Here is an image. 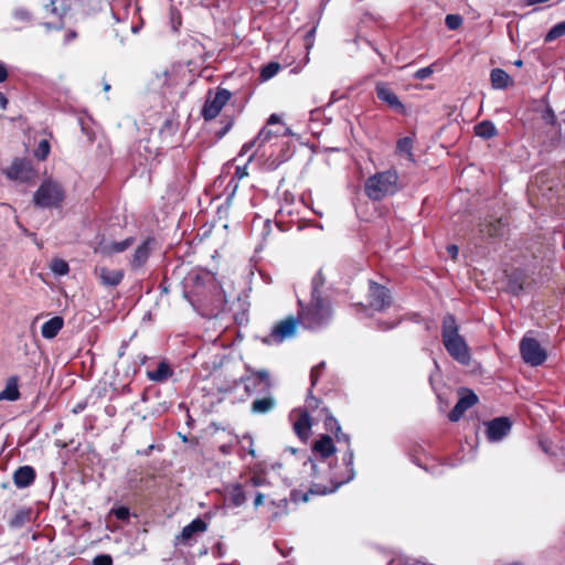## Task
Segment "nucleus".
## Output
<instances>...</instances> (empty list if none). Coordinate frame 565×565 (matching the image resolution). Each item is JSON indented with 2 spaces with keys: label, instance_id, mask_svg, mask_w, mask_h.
<instances>
[{
  "label": "nucleus",
  "instance_id": "obj_7",
  "mask_svg": "<svg viewBox=\"0 0 565 565\" xmlns=\"http://www.w3.org/2000/svg\"><path fill=\"white\" fill-rule=\"evenodd\" d=\"M232 98V93L223 87H217L215 92L207 90L205 103L201 115L205 121L215 119Z\"/></svg>",
  "mask_w": 565,
  "mask_h": 565
},
{
  "label": "nucleus",
  "instance_id": "obj_10",
  "mask_svg": "<svg viewBox=\"0 0 565 565\" xmlns=\"http://www.w3.org/2000/svg\"><path fill=\"white\" fill-rule=\"evenodd\" d=\"M520 351L523 360L532 366L541 365L546 360V353L537 340L523 338L520 343Z\"/></svg>",
  "mask_w": 565,
  "mask_h": 565
},
{
  "label": "nucleus",
  "instance_id": "obj_29",
  "mask_svg": "<svg viewBox=\"0 0 565 565\" xmlns=\"http://www.w3.org/2000/svg\"><path fill=\"white\" fill-rule=\"evenodd\" d=\"M476 136L483 139H491L498 135L495 125L490 120H483L473 127Z\"/></svg>",
  "mask_w": 565,
  "mask_h": 565
},
{
  "label": "nucleus",
  "instance_id": "obj_41",
  "mask_svg": "<svg viewBox=\"0 0 565 565\" xmlns=\"http://www.w3.org/2000/svg\"><path fill=\"white\" fill-rule=\"evenodd\" d=\"M177 131V125L172 119H167L162 127L160 128V135H164L166 132L173 135Z\"/></svg>",
  "mask_w": 565,
  "mask_h": 565
},
{
  "label": "nucleus",
  "instance_id": "obj_3",
  "mask_svg": "<svg viewBox=\"0 0 565 565\" xmlns=\"http://www.w3.org/2000/svg\"><path fill=\"white\" fill-rule=\"evenodd\" d=\"M399 175L395 168L370 175L364 183V193L372 201H382L399 192Z\"/></svg>",
  "mask_w": 565,
  "mask_h": 565
},
{
  "label": "nucleus",
  "instance_id": "obj_18",
  "mask_svg": "<svg viewBox=\"0 0 565 565\" xmlns=\"http://www.w3.org/2000/svg\"><path fill=\"white\" fill-rule=\"evenodd\" d=\"M511 424L508 418L499 417L487 424V437L490 441H499L510 431Z\"/></svg>",
  "mask_w": 565,
  "mask_h": 565
},
{
  "label": "nucleus",
  "instance_id": "obj_36",
  "mask_svg": "<svg viewBox=\"0 0 565 565\" xmlns=\"http://www.w3.org/2000/svg\"><path fill=\"white\" fill-rule=\"evenodd\" d=\"M565 35V21L555 24L545 35V42H552L561 36Z\"/></svg>",
  "mask_w": 565,
  "mask_h": 565
},
{
  "label": "nucleus",
  "instance_id": "obj_6",
  "mask_svg": "<svg viewBox=\"0 0 565 565\" xmlns=\"http://www.w3.org/2000/svg\"><path fill=\"white\" fill-rule=\"evenodd\" d=\"M64 198L65 193L62 185L52 180H46L35 191L33 202L36 206L43 209L58 207Z\"/></svg>",
  "mask_w": 565,
  "mask_h": 565
},
{
  "label": "nucleus",
  "instance_id": "obj_9",
  "mask_svg": "<svg viewBox=\"0 0 565 565\" xmlns=\"http://www.w3.org/2000/svg\"><path fill=\"white\" fill-rule=\"evenodd\" d=\"M242 381L248 394L265 392L271 387L270 375L267 370L247 367V374L242 377Z\"/></svg>",
  "mask_w": 565,
  "mask_h": 565
},
{
  "label": "nucleus",
  "instance_id": "obj_13",
  "mask_svg": "<svg viewBox=\"0 0 565 565\" xmlns=\"http://www.w3.org/2000/svg\"><path fill=\"white\" fill-rule=\"evenodd\" d=\"M508 227V218L488 217L479 224V234L481 238H500L507 234Z\"/></svg>",
  "mask_w": 565,
  "mask_h": 565
},
{
  "label": "nucleus",
  "instance_id": "obj_53",
  "mask_svg": "<svg viewBox=\"0 0 565 565\" xmlns=\"http://www.w3.org/2000/svg\"><path fill=\"white\" fill-rule=\"evenodd\" d=\"M317 405H318V399L315 396L309 395L306 401L307 408L313 409L315 407H317Z\"/></svg>",
  "mask_w": 565,
  "mask_h": 565
},
{
  "label": "nucleus",
  "instance_id": "obj_2",
  "mask_svg": "<svg viewBox=\"0 0 565 565\" xmlns=\"http://www.w3.org/2000/svg\"><path fill=\"white\" fill-rule=\"evenodd\" d=\"M188 281L192 282L188 291L201 305L218 308L224 303V296L221 286L210 271H200L191 275Z\"/></svg>",
  "mask_w": 565,
  "mask_h": 565
},
{
  "label": "nucleus",
  "instance_id": "obj_33",
  "mask_svg": "<svg viewBox=\"0 0 565 565\" xmlns=\"http://www.w3.org/2000/svg\"><path fill=\"white\" fill-rule=\"evenodd\" d=\"M280 68L281 65L278 62H269L260 70L259 77L262 81H268L274 77Z\"/></svg>",
  "mask_w": 565,
  "mask_h": 565
},
{
  "label": "nucleus",
  "instance_id": "obj_59",
  "mask_svg": "<svg viewBox=\"0 0 565 565\" xmlns=\"http://www.w3.org/2000/svg\"><path fill=\"white\" fill-rule=\"evenodd\" d=\"M130 244H131L130 239H126V241L120 242V243H113L110 247H116V248L128 247Z\"/></svg>",
  "mask_w": 565,
  "mask_h": 565
},
{
  "label": "nucleus",
  "instance_id": "obj_46",
  "mask_svg": "<svg viewBox=\"0 0 565 565\" xmlns=\"http://www.w3.org/2000/svg\"><path fill=\"white\" fill-rule=\"evenodd\" d=\"M94 565H113V559L109 555H98L94 558Z\"/></svg>",
  "mask_w": 565,
  "mask_h": 565
},
{
  "label": "nucleus",
  "instance_id": "obj_20",
  "mask_svg": "<svg viewBox=\"0 0 565 565\" xmlns=\"http://www.w3.org/2000/svg\"><path fill=\"white\" fill-rule=\"evenodd\" d=\"M478 402V397L476 394L469 392L461 396L452 411L449 413V419L451 422H458L465 412L472 407Z\"/></svg>",
  "mask_w": 565,
  "mask_h": 565
},
{
  "label": "nucleus",
  "instance_id": "obj_58",
  "mask_svg": "<svg viewBox=\"0 0 565 565\" xmlns=\"http://www.w3.org/2000/svg\"><path fill=\"white\" fill-rule=\"evenodd\" d=\"M8 98L4 96L3 93L0 92V109H6L8 106Z\"/></svg>",
  "mask_w": 565,
  "mask_h": 565
},
{
  "label": "nucleus",
  "instance_id": "obj_32",
  "mask_svg": "<svg viewBox=\"0 0 565 565\" xmlns=\"http://www.w3.org/2000/svg\"><path fill=\"white\" fill-rule=\"evenodd\" d=\"M326 426L329 430H332L334 428L337 430V435H335L337 440L344 441L348 445V449L350 448V438L347 434L341 433L340 425L334 417H332V416L327 417Z\"/></svg>",
  "mask_w": 565,
  "mask_h": 565
},
{
  "label": "nucleus",
  "instance_id": "obj_45",
  "mask_svg": "<svg viewBox=\"0 0 565 565\" xmlns=\"http://www.w3.org/2000/svg\"><path fill=\"white\" fill-rule=\"evenodd\" d=\"M247 174L248 173H247V167L246 166H243V167L238 166V167H236L234 177L231 180V182L228 183V186L233 183L234 179L241 180V179L245 178Z\"/></svg>",
  "mask_w": 565,
  "mask_h": 565
},
{
  "label": "nucleus",
  "instance_id": "obj_15",
  "mask_svg": "<svg viewBox=\"0 0 565 565\" xmlns=\"http://www.w3.org/2000/svg\"><path fill=\"white\" fill-rule=\"evenodd\" d=\"M376 97L385 103L393 111L399 115H406V107L399 100L398 96L385 84L379 83L375 86Z\"/></svg>",
  "mask_w": 565,
  "mask_h": 565
},
{
  "label": "nucleus",
  "instance_id": "obj_16",
  "mask_svg": "<svg viewBox=\"0 0 565 565\" xmlns=\"http://www.w3.org/2000/svg\"><path fill=\"white\" fill-rule=\"evenodd\" d=\"M369 303L375 310H383L391 303L388 289L377 282L370 281Z\"/></svg>",
  "mask_w": 565,
  "mask_h": 565
},
{
  "label": "nucleus",
  "instance_id": "obj_23",
  "mask_svg": "<svg viewBox=\"0 0 565 565\" xmlns=\"http://www.w3.org/2000/svg\"><path fill=\"white\" fill-rule=\"evenodd\" d=\"M64 326V320L60 316H55L43 323L41 334L45 339L55 338Z\"/></svg>",
  "mask_w": 565,
  "mask_h": 565
},
{
  "label": "nucleus",
  "instance_id": "obj_60",
  "mask_svg": "<svg viewBox=\"0 0 565 565\" xmlns=\"http://www.w3.org/2000/svg\"><path fill=\"white\" fill-rule=\"evenodd\" d=\"M451 252V258H456L457 257V254H458V249L457 248H454V249H449Z\"/></svg>",
  "mask_w": 565,
  "mask_h": 565
},
{
  "label": "nucleus",
  "instance_id": "obj_44",
  "mask_svg": "<svg viewBox=\"0 0 565 565\" xmlns=\"http://www.w3.org/2000/svg\"><path fill=\"white\" fill-rule=\"evenodd\" d=\"M431 74H433V70H431V67H430V66H427V67L419 68V70L415 73L414 77H415L416 79L424 81V79L428 78Z\"/></svg>",
  "mask_w": 565,
  "mask_h": 565
},
{
  "label": "nucleus",
  "instance_id": "obj_57",
  "mask_svg": "<svg viewBox=\"0 0 565 565\" xmlns=\"http://www.w3.org/2000/svg\"><path fill=\"white\" fill-rule=\"evenodd\" d=\"M545 118H546L548 124H551V125H555L556 124V116L554 115V113L552 110L547 111V115H546Z\"/></svg>",
  "mask_w": 565,
  "mask_h": 565
},
{
  "label": "nucleus",
  "instance_id": "obj_17",
  "mask_svg": "<svg viewBox=\"0 0 565 565\" xmlns=\"http://www.w3.org/2000/svg\"><path fill=\"white\" fill-rule=\"evenodd\" d=\"M291 416L295 418L294 430L301 440H307L309 437L312 423L306 409L294 411Z\"/></svg>",
  "mask_w": 565,
  "mask_h": 565
},
{
  "label": "nucleus",
  "instance_id": "obj_54",
  "mask_svg": "<svg viewBox=\"0 0 565 565\" xmlns=\"http://www.w3.org/2000/svg\"><path fill=\"white\" fill-rule=\"evenodd\" d=\"M9 73L4 64L0 63V83L8 79Z\"/></svg>",
  "mask_w": 565,
  "mask_h": 565
},
{
  "label": "nucleus",
  "instance_id": "obj_64",
  "mask_svg": "<svg viewBox=\"0 0 565 565\" xmlns=\"http://www.w3.org/2000/svg\"><path fill=\"white\" fill-rule=\"evenodd\" d=\"M447 247L455 248V247H458V246H457V245H455V244H450V245H448Z\"/></svg>",
  "mask_w": 565,
  "mask_h": 565
},
{
  "label": "nucleus",
  "instance_id": "obj_34",
  "mask_svg": "<svg viewBox=\"0 0 565 565\" xmlns=\"http://www.w3.org/2000/svg\"><path fill=\"white\" fill-rule=\"evenodd\" d=\"M149 258V249H135L132 258L130 260L132 268H139L146 264Z\"/></svg>",
  "mask_w": 565,
  "mask_h": 565
},
{
  "label": "nucleus",
  "instance_id": "obj_51",
  "mask_svg": "<svg viewBox=\"0 0 565 565\" xmlns=\"http://www.w3.org/2000/svg\"><path fill=\"white\" fill-rule=\"evenodd\" d=\"M554 243L561 244L562 247H565V234L562 232H555L554 233Z\"/></svg>",
  "mask_w": 565,
  "mask_h": 565
},
{
  "label": "nucleus",
  "instance_id": "obj_55",
  "mask_svg": "<svg viewBox=\"0 0 565 565\" xmlns=\"http://www.w3.org/2000/svg\"><path fill=\"white\" fill-rule=\"evenodd\" d=\"M77 38V32L74 30H70L65 34V43H70L71 41L75 40Z\"/></svg>",
  "mask_w": 565,
  "mask_h": 565
},
{
  "label": "nucleus",
  "instance_id": "obj_8",
  "mask_svg": "<svg viewBox=\"0 0 565 565\" xmlns=\"http://www.w3.org/2000/svg\"><path fill=\"white\" fill-rule=\"evenodd\" d=\"M297 329L298 320L294 317H287L273 327L270 333L263 338V342L268 345L280 344L294 338L297 333Z\"/></svg>",
  "mask_w": 565,
  "mask_h": 565
},
{
  "label": "nucleus",
  "instance_id": "obj_38",
  "mask_svg": "<svg viewBox=\"0 0 565 565\" xmlns=\"http://www.w3.org/2000/svg\"><path fill=\"white\" fill-rule=\"evenodd\" d=\"M462 17L460 14H447L445 24L449 30H457L462 25Z\"/></svg>",
  "mask_w": 565,
  "mask_h": 565
},
{
  "label": "nucleus",
  "instance_id": "obj_47",
  "mask_svg": "<svg viewBox=\"0 0 565 565\" xmlns=\"http://www.w3.org/2000/svg\"><path fill=\"white\" fill-rule=\"evenodd\" d=\"M113 513L115 514V516L118 519V520H127L128 516H129V510L125 507H120L118 509H115L113 511Z\"/></svg>",
  "mask_w": 565,
  "mask_h": 565
},
{
  "label": "nucleus",
  "instance_id": "obj_40",
  "mask_svg": "<svg viewBox=\"0 0 565 565\" xmlns=\"http://www.w3.org/2000/svg\"><path fill=\"white\" fill-rule=\"evenodd\" d=\"M323 284L324 278L322 277L321 273H318L312 279V297L320 296L319 287H321Z\"/></svg>",
  "mask_w": 565,
  "mask_h": 565
},
{
  "label": "nucleus",
  "instance_id": "obj_63",
  "mask_svg": "<svg viewBox=\"0 0 565 565\" xmlns=\"http://www.w3.org/2000/svg\"><path fill=\"white\" fill-rule=\"evenodd\" d=\"M45 26H46L47 29H52V28H53L51 23H46V24H45Z\"/></svg>",
  "mask_w": 565,
  "mask_h": 565
},
{
  "label": "nucleus",
  "instance_id": "obj_25",
  "mask_svg": "<svg viewBox=\"0 0 565 565\" xmlns=\"http://www.w3.org/2000/svg\"><path fill=\"white\" fill-rule=\"evenodd\" d=\"M20 397L18 377L11 376L7 380L6 387L0 392V401H18Z\"/></svg>",
  "mask_w": 565,
  "mask_h": 565
},
{
  "label": "nucleus",
  "instance_id": "obj_52",
  "mask_svg": "<svg viewBox=\"0 0 565 565\" xmlns=\"http://www.w3.org/2000/svg\"><path fill=\"white\" fill-rule=\"evenodd\" d=\"M249 481H250L252 486L260 487L265 483V478L262 476H253Z\"/></svg>",
  "mask_w": 565,
  "mask_h": 565
},
{
  "label": "nucleus",
  "instance_id": "obj_48",
  "mask_svg": "<svg viewBox=\"0 0 565 565\" xmlns=\"http://www.w3.org/2000/svg\"><path fill=\"white\" fill-rule=\"evenodd\" d=\"M266 126H276L277 127H284L280 122V118L277 114H271L267 120V125Z\"/></svg>",
  "mask_w": 565,
  "mask_h": 565
},
{
  "label": "nucleus",
  "instance_id": "obj_27",
  "mask_svg": "<svg viewBox=\"0 0 565 565\" xmlns=\"http://www.w3.org/2000/svg\"><path fill=\"white\" fill-rule=\"evenodd\" d=\"M205 530L206 523L201 519H195L190 524L183 527L180 539L182 542H188L193 537L195 533L204 532Z\"/></svg>",
  "mask_w": 565,
  "mask_h": 565
},
{
  "label": "nucleus",
  "instance_id": "obj_31",
  "mask_svg": "<svg viewBox=\"0 0 565 565\" xmlns=\"http://www.w3.org/2000/svg\"><path fill=\"white\" fill-rule=\"evenodd\" d=\"M171 375H172V372L170 370V366L164 362H161L154 371L149 372L150 380L156 381V382L166 381Z\"/></svg>",
  "mask_w": 565,
  "mask_h": 565
},
{
  "label": "nucleus",
  "instance_id": "obj_50",
  "mask_svg": "<svg viewBox=\"0 0 565 565\" xmlns=\"http://www.w3.org/2000/svg\"><path fill=\"white\" fill-rule=\"evenodd\" d=\"M159 242L153 236H148L138 247H151L152 245H158Z\"/></svg>",
  "mask_w": 565,
  "mask_h": 565
},
{
  "label": "nucleus",
  "instance_id": "obj_22",
  "mask_svg": "<svg viewBox=\"0 0 565 565\" xmlns=\"http://www.w3.org/2000/svg\"><path fill=\"white\" fill-rule=\"evenodd\" d=\"M313 451L320 455L319 459L329 460V458L335 451L332 438L327 435H323L319 440L315 443Z\"/></svg>",
  "mask_w": 565,
  "mask_h": 565
},
{
  "label": "nucleus",
  "instance_id": "obj_26",
  "mask_svg": "<svg viewBox=\"0 0 565 565\" xmlns=\"http://www.w3.org/2000/svg\"><path fill=\"white\" fill-rule=\"evenodd\" d=\"M276 406V399L273 396H265L255 399L250 405V411L254 414H267Z\"/></svg>",
  "mask_w": 565,
  "mask_h": 565
},
{
  "label": "nucleus",
  "instance_id": "obj_12",
  "mask_svg": "<svg viewBox=\"0 0 565 565\" xmlns=\"http://www.w3.org/2000/svg\"><path fill=\"white\" fill-rule=\"evenodd\" d=\"M284 130L285 127H277L275 129L268 126L263 127L258 135L253 140L246 142L243 146L241 154L248 153L253 148H256V150L252 152V154L248 158V161L253 160L259 148H262L266 142L270 141L273 138H277L284 135Z\"/></svg>",
  "mask_w": 565,
  "mask_h": 565
},
{
  "label": "nucleus",
  "instance_id": "obj_56",
  "mask_svg": "<svg viewBox=\"0 0 565 565\" xmlns=\"http://www.w3.org/2000/svg\"><path fill=\"white\" fill-rule=\"evenodd\" d=\"M264 503V494L258 492L254 500V505L257 508Z\"/></svg>",
  "mask_w": 565,
  "mask_h": 565
},
{
  "label": "nucleus",
  "instance_id": "obj_35",
  "mask_svg": "<svg viewBox=\"0 0 565 565\" xmlns=\"http://www.w3.org/2000/svg\"><path fill=\"white\" fill-rule=\"evenodd\" d=\"M221 128L215 131V137L222 139L233 127L234 117L224 115L220 121Z\"/></svg>",
  "mask_w": 565,
  "mask_h": 565
},
{
  "label": "nucleus",
  "instance_id": "obj_61",
  "mask_svg": "<svg viewBox=\"0 0 565 565\" xmlns=\"http://www.w3.org/2000/svg\"><path fill=\"white\" fill-rule=\"evenodd\" d=\"M252 444H253V443L250 441V445H252ZM248 454H249V455H252V456H255V450L253 449V447H252V446L248 448Z\"/></svg>",
  "mask_w": 565,
  "mask_h": 565
},
{
  "label": "nucleus",
  "instance_id": "obj_21",
  "mask_svg": "<svg viewBox=\"0 0 565 565\" xmlns=\"http://www.w3.org/2000/svg\"><path fill=\"white\" fill-rule=\"evenodd\" d=\"M35 471L30 466H23L15 470L13 475L14 484L18 488H26L34 482Z\"/></svg>",
  "mask_w": 565,
  "mask_h": 565
},
{
  "label": "nucleus",
  "instance_id": "obj_28",
  "mask_svg": "<svg viewBox=\"0 0 565 565\" xmlns=\"http://www.w3.org/2000/svg\"><path fill=\"white\" fill-rule=\"evenodd\" d=\"M226 500L234 507H241L246 501V495L241 484H233L226 490Z\"/></svg>",
  "mask_w": 565,
  "mask_h": 565
},
{
  "label": "nucleus",
  "instance_id": "obj_14",
  "mask_svg": "<svg viewBox=\"0 0 565 565\" xmlns=\"http://www.w3.org/2000/svg\"><path fill=\"white\" fill-rule=\"evenodd\" d=\"M276 233L280 235L282 230L278 226L277 223L273 224L269 218H264L259 215H256L250 224V233L258 237L263 243H269L268 237Z\"/></svg>",
  "mask_w": 565,
  "mask_h": 565
},
{
  "label": "nucleus",
  "instance_id": "obj_30",
  "mask_svg": "<svg viewBox=\"0 0 565 565\" xmlns=\"http://www.w3.org/2000/svg\"><path fill=\"white\" fill-rule=\"evenodd\" d=\"M414 139L412 137L399 138L396 142V153L406 154L409 161H414Z\"/></svg>",
  "mask_w": 565,
  "mask_h": 565
},
{
  "label": "nucleus",
  "instance_id": "obj_5",
  "mask_svg": "<svg viewBox=\"0 0 565 565\" xmlns=\"http://www.w3.org/2000/svg\"><path fill=\"white\" fill-rule=\"evenodd\" d=\"M330 317V307L320 296L312 297L310 306L300 311L301 322L308 329H318L324 326Z\"/></svg>",
  "mask_w": 565,
  "mask_h": 565
},
{
  "label": "nucleus",
  "instance_id": "obj_42",
  "mask_svg": "<svg viewBox=\"0 0 565 565\" xmlns=\"http://www.w3.org/2000/svg\"><path fill=\"white\" fill-rule=\"evenodd\" d=\"M323 369H324L323 362H321L320 364L312 367L311 373H310L311 385H316Z\"/></svg>",
  "mask_w": 565,
  "mask_h": 565
},
{
  "label": "nucleus",
  "instance_id": "obj_49",
  "mask_svg": "<svg viewBox=\"0 0 565 565\" xmlns=\"http://www.w3.org/2000/svg\"><path fill=\"white\" fill-rule=\"evenodd\" d=\"M46 11L51 12L54 15L62 18L63 13H61L55 4V0H51L49 4L45 6Z\"/></svg>",
  "mask_w": 565,
  "mask_h": 565
},
{
  "label": "nucleus",
  "instance_id": "obj_24",
  "mask_svg": "<svg viewBox=\"0 0 565 565\" xmlns=\"http://www.w3.org/2000/svg\"><path fill=\"white\" fill-rule=\"evenodd\" d=\"M490 81L495 89H505L513 84L511 76L502 68H493L490 73Z\"/></svg>",
  "mask_w": 565,
  "mask_h": 565
},
{
  "label": "nucleus",
  "instance_id": "obj_39",
  "mask_svg": "<svg viewBox=\"0 0 565 565\" xmlns=\"http://www.w3.org/2000/svg\"><path fill=\"white\" fill-rule=\"evenodd\" d=\"M50 267L56 275L62 276L68 273V264L63 259H53Z\"/></svg>",
  "mask_w": 565,
  "mask_h": 565
},
{
  "label": "nucleus",
  "instance_id": "obj_4",
  "mask_svg": "<svg viewBox=\"0 0 565 565\" xmlns=\"http://www.w3.org/2000/svg\"><path fill=\"white\" fill-rule=\"evenodd\" d=\"M443 343L447 352L459 363L467 365L470 362V352L465 339L458 332V324L454 316L448 315L443 320Z\"/></svg>",
  "mask_w": 565,
  "mask_h": 565
},
{
  "label": "nucleus",
  "instance_id": "obj_62",
  "mask_svg": "<svg viewBox=\"0 0 565 565\" xmlns=\"http://www.w3.org/2000/svg\"><path fill=\"white\" fill-rule=\"evenodd\" d=\"M110 89V85L108 83L104 84V90L108 92Z\"/></svg>",
  "mask_w": 565,
  "mask_h": 565
},
{
  "label": "nucleus",
  "instance_id": "obj_43",
  "mask_svg": "<svg viewBox=\"0 0 565 565\" xmlns=\"http://www.w3.org/2000/svg\"><path fill=\"white\" fill-rule=\"evenodd\" d=\"M29 519V513L24 511H20L12 519L11 524L13 526H21Z\"/></svg>",
  "mask_w": 565,
  "mask_h": 565
},
{
  "label": "nucleus",
  "instance_id": "obj_19",
  "mask_svg": "<svg viewBox=\"0 0 565 565\" xmlns=\"http://www.w3.org/2000/svg\"><path fill=\"white\" fill-rule=\"evenodd\" d=\"M95 274L99 279V282L105 287L118 286L122 278L124 271L120 269H110L106 266H99L95 269Z\"/></svg>",
  "mask_w": 565,
  "mask_h": 565
},
{
  "label": "nucleus",
  "instance_id": "obj_37",
  "mask_svg": "<svg viewBox=\"0 0 565 565\" xmlns=\"http://www.w3.org/2000/svg\"><path fill=\"white\" fill-rule=\"evenodd\" d=\"M50 151H51V146H50V142L49 140L46 139H42L38 147L35 148L34 150V157L40 160V161H44L46 160V158L49 157L50 154Z\"/></svg>",
  "mask_w": 565,
  "mask_h": 565
},
{
  "label": "nucleus",
  "instance_id": "obj_11",
  "mask_svg": "<svg viewBox=\"0 0 565 565\" xmlns=\"http://www.w3.org/2000/svg\"><path fill=\"white\" fill-rule=\"evenodd\" d=\"M3 173L8 179L23 183L31 181L35 175L31 161L21 158L14 159Z\"/></svg>",
  "mask_w": 565,
  "mask_h": 565
},
{
  "label": "nucleus",
  "instance_id": "obj_1",
  "mask_svg": "<svg viewBox=\"0 0 565 565\" xmlns=\"http://www.w3.org/2000/svg\"><path fill=\"white\" fill-rule=\"evenodd\" d=\"M353 451L349 448L343 455V463L345 465L347 473L345 476H340L334 469L331 467V462L326 459H308L303 462L305 472L309 473L310 488L306 493H301L300 491H292L291 499L295 502L308 501V494H327L335 491L341 484L351 481L355 471L353 468Z\"/></svg>",
  "mask_w": 565,
  "mask_h": 565
}]
</instances>
